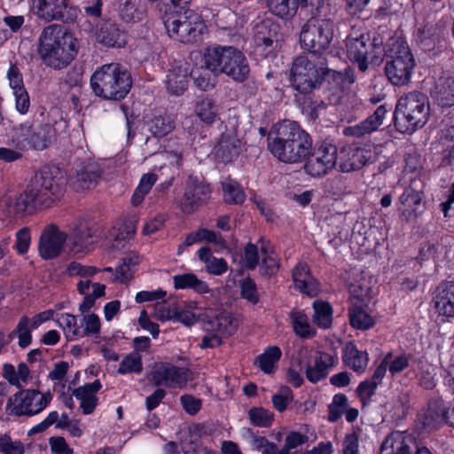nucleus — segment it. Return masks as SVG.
<instances>
[{"instance_id":"nucleus-18","label":"nucleus","mask_w":454,"mask_h":454,"mask_svg":"<svg viewBox=\"0 0 454 454\" xmlns=\"http://www.w3.org/2000/svg\"><path fill=\"white\" fill-rule=\"evenodd\" d=\"M280 37L279 26L271 20H261L254 27V43L264 54L278 46Z\"/></svg>"},{"instance_id":"nucleus-21","label":"nucleus","mask_w":454,"mask_h":454,"mask_svg":"<svg viewBox=\"0 0 454 454\" xmlns=\"http://www.w3.org/2000/svg\"><path fill=\"white\" fill-rule=\"evenodd\" d=\"M432 303L438 317H454V281L439 284L433 294Z\"/></svg>"},{"instance_id":"nucleus-32","label":"nucleus","mask_w":454,"mask_h":454,"mask_svg":"<svg viewBox=\"0 0 454 454\" xmlns=\"http://www.w3.org/2000/svg\"><path fill=\"white\" fill-rule=\"evenodd\" d=\"M219 106L211 98L205 97L196 101L195 115L206 124H213L219 119Z\"/></svg>"},{"instance_id":"nucleus-24","label":"nucleus","mask_w":454,"mask_h":454,"mask_svg":"<svg viewBox=\"0 0 454 454\" xmlns=\"http://www.w3.org/2000/svg\"><path fill=\"white\" fill-rule=\"evenodd\" d=\"M387 114V110L384 106H380L374 113L368 116L363 121L344 129L343 133L345 136H351L360 137L367 134H371L377 130L383 123V120Z\"/></svg>"},{"instance_id":"nucleus-23","label":"nucleus","mask_w":454,"mask_h":454,"mask_svg":"<svg viewBox=\"0 0 454 454\" xmlns=\"http://www.w3.org/2000/svg\"><path fill=\"white\" fill-rule=\"evenodd\" d=\"M367 152L356 145H348L338 151L340 171L348 173L361 168L368 160Z\"/></svg>"},{"instance_id":"nucleus-49","label":"nucleus","mask_w":454,"mask_h":454,"mask_svg":"<svg viewBox=\"0 0 454 454\" xmlns=\"http://www.w3.org/2000/svg\"><path fill=\"white\" fill-rule=\"evenodd\" d=\"M367 308L349 307L350 324L354 328L367 330L374 325L372 317L366 312Z\"/></svg>"},{"instance_id":"nucleus-57","label":"nucleus","mask_w":454,"mask_h":454,"mask_svg":"<svg viewBox=\"0 0 454 454\" xmlns=\"http://www.w3.org/2000/svg\"><path fill=\"white\" fill-rule=\"evenodd\" d=\"M66 271L67 274L70 277H80L82 278H88L99 272L100 270L94 266H87L82 265L77 262H72L67 265Z\"/></svg>"},{"instance_id":"nucleus-14","label":"nucleus","mask_w":454,"mask_h":454,"mask_svg":"<svg viewBox=\"0 0 454 454\" xmlns=\"http://www.w3.org/2000/svg\"><path fill=\"white\" fill-rule=\"evenodd\" d=\"M33 7L37 17L47 22H74L79 14V9L70 0H33Z\"/></svg>"},{"instance_id":"nucleus-15","label":"nucleus","mask_w":454,"mask_h":454,"mask_svg":"<svg viewBox=\"0 0 454 454\" xmlns=\"http://www.w3.org/2000/svg\"><path fill=\"white\" fill-rule=\"evenodd\" d=\"M149 381L158 387L183 388L188 382V370L168 363H156L148 374Z\"/></svg>"},{"instance_id":"nucleus-55","label":"nucleus","mask_w":454,"mask_h":454,"mask_svg":"<svg viewBox=\"0 0 454 454\" xmlns=\"http://www.w3.org/2000/svg\"><path fill=\"white\" fill-rule=\"evenodd\" d=\"M387 369L392 374H395L397 372V357H394L391 353H388L384 357L380 364L375 370L371 380L379 385L386 374Z\"/></svg>"},{"instance_id":"nucleus-60","label":"nucleus","mask_w":454,"mask_h":454,"mask_svg":"<svg viewBox=\"0 0 454 454\" xmlns=\"http://www.w3.org/2000/svg\"><path fill=\"white\" fill-rule=\"evenodd\" d=\"M0 452L4 454H23L24 446L20 441H12L8 434H1Z\"/></svg>"},{"instance_id":"nucleus-59","label":"nucleus","mask_w":454,"mask_h":454,"mask_svg":"<svg viewBox=\"0 0 454 454\" xmlns=\"http://www.w3.org/2000/svg\"><path fill=\"white\" fill-rule=\"evenodd\" d=\"M402 203L405 207L403 214L407 212L408 217H411V214L416 215V212L421 205V197L418 192L408 191L403 193Z\"/></svg>"},{"instance_id":"nucleus-12","label":"nucleus","mask_w":454,"mask_h":454,"mask_svg":"<svg viewBox=\"0 0 454 454\" xmlns=\"http://www.w3.org/2000/svg\"><path fill=\"white\" fill-rule=\"evenodd\" d=\"M295 361L299 367L305 368L306 377L311 383H317L325 379L328 374V369L335 364L332 355L316 351L307 346L299 348Z\"/></svg>"},{"instance_id":"nucleus-46","label":"nucleus","mask_w":454,"mask_h":454,"mask_svg":"<svg viewBox=\"0 0 454 454\" xmlns=\"http://www.w3.org/2000/svg\"><path fill=\"white\" fill-rule=\"evenodd\" d=\"M266 2L270 12L283 19L293 17L298 8V0H267Z\"/></svg>"},{"instance_id":"nucleus-5","label":"nucleus","mask_w":454,"mask_h":454,"mask_svg":"<svg viewBox=\"0 0 454 454\" xmlns=\"http://www.w3.org/2000/svg\"><path fill=\"white\" fill-rule=\"evenodd\" d=\"M131 86L129 73L117 63L103 65L97 68L90 77L92 91L106 100L123 99Z\"/></svg>"},{"instance_id":"nucleus-2","label":"nucleus","mask_w":454,"mask_h":454,"mask_svg":"<svg viewBox=\"0 0 454 454\" xmlns=\"http://www.w3.org/2000/svg\"><path fill=\"white\" fill-rule=\"evenodd\" d=\"M268 149L279 161L299 163L310 154L312 138L297 122L284 121L270 129Z\"/></svg>"},{"instance_id":"nucleus-20","label":"nucleus","mask_w":454,"mask_h":454,"mask_svg":"<svg viewBox=\"0 0 454 454\" xmlns=\"http://www.w3.org/2000/svg\"><path fill=\"white\" fill-rule=\"evenodd\" d=\"M67 240V235L57 226H47L41 233L38 251L45 260L58 256Z\"/></svg>"},{"instance_id":"nucleus-43","label":"nucleus","mask_w":454,"mask_h":454,"mask_svg":"<svg viewBox=\"0 0 454 454\" xmlns=\"http://www.w3.org/2000/svg\"><path fill=\"white\" fill-rule=\"evenodd\" d=\"M313 323L320 328L327 329L333 323V309L328 302L315 301L313 302Z\"/></svg>"},{"instance_id":"nucleus-58","label":"nucleus","mask_w":454,"mask_h":454,"mask_svg":"<svg viewBox=\"0 0 454 454\" xmlns=\"http://www.w3.org/2000/svg\"><path fill=\"white\" fill-rule=\"evenodd\" d=\"M240 294L243 299L247 300L249 302L255 304L259 301V295L257 292V286L255 282L250 278H247L240 281Z\"/></svg>"},{"instance_id":"nucleus-33","label":"nucleus","mask_w":454,"mask_h":454,"mask_svg":"<svg viewBox=\"0 0 454 454\" xmlns=\"http://www.w3.org/2000/svg\"><path fill=\"white\" fill-rule=\"evenodd\" d=\"M173 284L176 289H191L200 294H207L210 291L207 283L192 272L175 275Z\"/></svg>"},{"instance_id":"nucleus-45","label":"nucleus","mask_w":454,"mask_h":454,"mask_svg":"<svg viewBox=\"0 0 454 454\" xmlns=\"http://www.w3.org/2000/svg\"><path fill=\"white\" fill-rule=\"evenodd\" d=\"M147 126L151 134L156 137L167 136L175 128L173 119L168 115L155 116L147 123Z\"/></svg>"},{"instance_id":"nucleus-47","label":"nucleus","mask_w":454,"mask_h":454,"mask_svg":"<svg viewBox=\"0 0 454 454\" xmlns=\"http://www.w3.org/2000/svg\"><path fill=\"white\" fill-rule=\"evenodd\" d=\"M32 325H30V319L24 316L22 317L16 328L10 333V337L17 336L19 339L18 344L21 348H26L32 342Z\"/></svg>"},{"instance_id":"nucleus-53","label":"nucleus","mask_w":454,"mask_h":454,"mask_svg":"<svg viewBox=\"0 0 454 454\" xmlns=\"http://www.w3.org/2000/svg\"><path fill=\"white\" fill-rule=\"evenodd\" d=\"M250 423L258 427H270L274 420V414L262 407H254L248 411Z\"/></svg>"},{"instance_id":"nucleus-17","label":"nucleus","mask_w":454,"mask_h":454,"mask_svg":"<svg viewBox=\"0 0 454 454\" xmlns=\"http://www.w3.org/2000/svg\"><path fill=\"white\" fill-rule=\"evenodd\" d=\"M63 184L61 173L57 168H43L31 182V185L37 191L38 195H42L44 205H48V202L52 201L54 197L61 193Z\"/></svg>"},{"instance_id":"nucleus-7","label":"nucleus","mask_w":454,"mask_h":454,"mask_svg":"<svg viewBox=\"0 0 454 454\" xmlns=\"http://www.w3.org/2000/svg\"><path fill=\"white\" fill-rule=\"evenodd\" d=\"M348 59L357 64L360 71L368 69L369 64L380 59V46L361 25L351 27L345 41Z\"/></svg>"},{"instance_id":"nucleus-3","label":"nucleus","mask_w":454,"mask_h":454,"mask_svg":"<svg viewBox=\"0 0 454 454\" xmlns=\"http://www.w3.org/2000/svg\"><path fill=\"white\" fill-rule=\"evenodd\" d=\"M78 42L72 33L58 24L45 27L38 37V53L43 63L54 70L71 64L78 53Z\"/></svg>"},{"instance_id":"nucleus-34","label":"nucleus","mask_w":454,"mask_h":454,"mask_svg":"<svg viewBox=\"0 0 454 454\" xmlns=\"http://www.w3.org/2000/svg\"><path fill=\"white\" fill-rule=\"evenodd\" d=\"M433 96L442 106H451L454 105V78L450 76H442L436 82Z\"/></svg>"},{"instance_id":"nucleus-36","label":"nucleus","mask_w":454,"mask_h":454,"mask_svg":"<svg viewBox=\"0 0 454 454\" xmlns=\"http://www.w3.org/2000/svg\"><path fill=\"white\" fill-rule=\"evenodd\" d=\"M414 67L415 61L409 46L399 36V72H403V74H399V86L408 83Z\"/></svg>"},{"instance_id":"nucleus-10","label":"nucleus","mask_w":454,"mask_h":454,"mask_svg":"<svg viewBox=\"0 0 454 454\" xmlns=\"http://www.w3.org/2000/svg\"><path fill=\"white\" fill-rule=\"evenodd\" d=\"M50 392L42 393L36 389H22L7 400L6 411L12 416L33 417L41 413L51 402Z\"/></svg>"},{"instance_id":"nucleus-22","label":"nucleus","mask_w":454,"mask_h":454,"mask_svg":"<svg viewBox=\"0 0 454 454\" xmlns=\"http://www.w3.org/2000/svg\"><path fill=\"white\" fill-rule=\"evenodd\" d=\"M422 423L428 430L436 429L442 423L454 427V403L445 406L442 401L431 403Z\"/></svg>"},{"instance_id":"nucleus-16","label":"nucleus","mask_w":454,"mask_h":454,"mask_svg":"<svg viewBox=\"0 0 454 454\" xmlns=\"http://www.w3.org/2000/svg\"><path fill=\"white\" fill-rule=\"evenodd\" d=\"M211 192L209 184L197 176H189L184 184V194L179 200L180 209L184 214L197 211L210 199Z\"/></svg>"},{"instance_id":"nucleus-40","label":"nucleus","mask_w":454,"mask_h":454,"mask_svg":"<svg viewBox=\"0 0 454 454\" xmlns=\"http://www.w3.org/2000/svg\"><path fill=\"white\" fill-rule=\"evenodd\" d=\"M167 89L173 95L183 94L188 86L187 70L182 67L173 68L167 74Z\"/></svg>"},{"instance_id":"nucleus-26","label":"nucleus","mask_w":454,"mask_h":454,"mask_svg":"<svg viewBox=\"0 0 454 454\" xmlns=\"http://www.w3.org/2000/svg\"><path fill=\"white\" fill-rule=\"evenodd\" d=\"M241 149V141L234 132L223 133L215 147V157L223 163L237 158Z\"/></svg>"},{"instance_id":"nucleus-52","label":"nucleus","mask_w":454,"mask_h":454,"mask_svg":"<svg viewBox=\"0 0 454 454\" xmlns=\"http://www.w3.org/2000/svg\"><path fill=\"white\" fill-rule=\"evenodd\" d=\"M212 74L211 70L207 69L203 63V66L191 71V77L193 79L195 86L205 91L214 87Z\"/></svg>"},{"instance_id":"nucleus-13","label":"nucleus","mask_w":454,"mask_h":454,"mask_svg":"<svg viewBox=\"0 0 454 454\" xmlns=\"http://www.w3.org/2000/svg\"><path fill=\"white\" fill-rule=\"evenodd\" d=\"M337 146L332 142L325 140L317 143L314 150H311L304 168L309 175L314 177L322 176L337 165Z\"/></svg>"},{"instance_id":"nucleus-38","label":"nucleus","mask_w":454,"mask_h":454,"mask_svg":"<svg viewBox=\"0 0 454 454\" xmlns=\"http://www.w3.org/2000/svg\"><path fill=\"white\" fill-rule=\"evenodd\" d=\"M44 205L42 201V195H38L37 191L34 189L31 184L27 188L15 198L13 203V211L15 213H23L35 206Z\"/></svg>"},{"instance_id":"nucleus-61","label":"nucleus","mask_w":454,"mask_h":454,"mask_svg":"<svg viewBox=\"0 0 454 454\" xmlns=\"http://www.w3.org/2000/svg\"><path fill=\"white\" fill-rule=\"evenodd\" d=\"M16 240L14 248L20 254H25L30 247L31 234L28 228L24 227L19 230L15 235Z\"/></svg>"},{"instance_id":"nucleus-28","label":"nucleus","mask_w":454,"mask_h":454,"mask_svg":"<svg viewBox=\"0 0 454 454\" xmlns=\"http://www.w3.org/2000/svg\"><path fill=\"white\" fill-rule=\"evenodd\" d=\"M102 169L99 164L93 160L84 162L76 170L75 186L78 190L93 188L99 179Z\"/></svg>"},{"instance_id":"nucleus-64","label":"nucleus","mask_w":454,"mask_h":454,"mask_svg":"<svg viewBox=\"0 0 454 454\" xmlns=\"http://www.w3.org/2000/svg\"><path fill=\"white\" fill-rule=\"evenodd\" d=\"M49 444L52 454H73V449L68 445L66 439L61 436L51 437Z\"/></svg>"},{"instance_id":"nucleus-29","label":"nucleus","mask_w":454,"mask_h":454,"mask_svg":"<svg viewBox=\"0 0 454 454\" xmlns=\"http://www.w3.org/2000/svg\"><path fill=\"white\" fill-rule=\"evenodd\" d=\"M238 326L237 318L226 311L216 314L207 323V329L218 333L221 337H228L233 334Z\"/></svg>"},{"instance_id":"nucleus-44","label":"nucleus","mask_w":454,"mask_h":454,"mask_svg":"<svg viewBox=\"0 0 454 454\" xmlns=\"http://www.w3.org/2000/svg\"><path fill=\"white\" fill-rule=\"evenodd\" d=\"M291 324L296 335L301 338H310L315 332L312 329L307 315L301 310L293 311L290 314Z\"/></svg>"},{"instance_id":"nucleus-41","label":"nucleus","mask_w":454,"mask_h":454,"mask_svg":"<svg viewBox=\"0 0 454 454\" xmlns=\"http://www.w3.org/2000/svg\"><path fill=\"white\" fill-rule=\"evenodd\" d=\"M281 355L282 352L278 347L270 346L256 357L254 363L264 373L270 374L274 372Z\"/></svg>"},{"instance_id":"nucleus-54","label":"nucleus","mask_w":454,"mask_h":454,"mask_svg":"<svg viewBox=\"0 0 454 454\" xmlns=\"http://www.w3.org/2000/svg\"><path fill=\"white\" fill-rule=\"evenodd\" d=\"M143 371L142 356L138 352H132L121 362L118 372L120 374L140 373Z\"/></svg>"},{"instance_id":"nucleus-31","label":"nucleus","mask_w":454,"mask_h":454,"mask_svg":"<svg viewBox=\"0 0 454 454\" xmlns=\"http://www.w3.org/2000/svg\"><path fill=\"white\" fill-rule=\"evenodd\" d=\"M343 361L347 366L358 373L365 371L368 364V354L365 351L358 350L353 343H348L342 355Z\"/></svg>"},{"instance_id":"nucleus-4","label":"nucleus","mask_w":454,"mask_h":454,"mask_svg":"<svg viewBox=\"0 0 454 454\" xmlns=\"http://www.w3.org/2000/svg\"><path fill=\"white\" fill-rule=\"evenodd\" d=\"M164 6L163 23L168 35L184 43L200 40L206 29L200 15L187 8L189 3H160Z\"/></svg>"},{"instance_id":"nucleus-63","label":"nucleus","mask_w":454,"mask_h":454,"mask_svg":"<svg viewBox=\"0 0 454 454\" xmlns=\"http://www.w3.org/2000/svg\"><path fill=\"white\" fill-rule=\"evenodd\" d=\"M307 441V436L299 432H291L286 438L285 445L282 448L284 454H290L293 449H295Z\"/></svg>"},{"instance_id":"nucleus-9","label":"nucleus","mask_w":454,"mask_h":454,"mask_svg":"<svg viewBox=\"0 0 454 454\" xmlns=\"http://www.w3.org/2000/svg\"><path fill=\"white\" fill-rule=\"evenodd\" d=\"M325 74L324 64L317 54L297 57L290 71L291 84L301 94H309L322 82Z\"/></svg>"},{"instance_id":"nucleus-51","label":"nucleus","mask_w":454,"mask_h":454,"mask_svg":"<svg viewBox=\"0 0 454 454\" xmlns=\"http://www.w3.org/2000/svg\"><path fill=\"white\" fill-rule=\"evenodd\" d=\"M156 181L157 176L153 173H146L143 175L131 198L132 204L135 206L139 205Z\"/></svg>"},{"instance_id":"nucleus-56","label":"nucleus","mask_w":454,"mask_h":454,"mask_svg":"<svg viewBox=\"0 0 454 454\" xmlns=\"http://www.w3.org/2000/svg\"><path fill=\"white\" fill-rule=\"evenodd\" d=\"M260 247L257 245L248 243L243 252L242 265L247 270H254L259 263L260 259Z\"/></svg>"},{"instance_id":"nucleus-30","label":"nucleus","mask_w":454,"mask_h":454,"mask_svg":"<svg viewBox=\"0 0 454 454\" xmlns=\"http://www.w3.org/2000/svg\"><path fill=\"white\" fill-rule=\"evenodd\" d=\"M97 40L106 47L121 48L126 43V35L116 24L106 22L98 29Z\"/></svg>"},{"instance_id":"nucleus-6","label":"nucleus","mask_w":454,"mask_h":454,"mask_svg":"<svg viewBox=\"0 0 454 454\" xmlns=\"http://www.w3.org/2000/svg\"><path fill=\"white\" fill-rule=\"evenodd\" d=\"M203 62L212 73L224 74L233 81L243 82L250 68L245 55L231 46H212L206 49Z\"/></svg>"},{"instance_id":"nucleus-37","label":"nucleus","mask_w":454,"mask_h":454,"mask_svg":"<svg viewBox=\"0 0 454 454\" xmlns=\"http://www.w3.org/2000/svg\"><path fill=\"white\" fill-rule=\"evenodd\" d=\"M350 307L369 308L373 299V290L365 281L353 284L349 288Z\"/></svg>"},{"instance_id":"nucleus-25","label":"nucleus","mask_w":454,"mask_h":454,"mask_svg":"<svg viewBox=\"0 0 454 454\" xmlns=\"http://www.w3.org/2000/svg\"><path fill=\"white\" fill-rule=\"evenodd\" d=\"M293 281L297 289L309 296H315L319 292V284L310 274L309 267L305 262H298L293 270Z\"/></svg>"},{"instance_id":"nucleus-1","label":"nucleus","mask_w":454,"mask_h":454,"mask_svg":"<svg viewBox=\"0 0 454 454\" xmlns=\"http://www.w3.org/2000/svg\"><path fill=\"white\" fill-rule=\"evenodd\" d=\"M67 129V121L63 118L60 109L41 108L39 115L35 117L33 122L26 121L13 129L12 141L20 150L42 151Z\"/></svg>"},{"instance_id":"nucleus-11","label":"nucleus","mask_w":454,"mask_h":454,"mask_svg":"<svg viewBox=\"0 0 454 454\" xmlns=\"http://www.w3.org/2000/svg\"><path fill=\"white\" fill-rule=\"evenodd\" d=\"M426 103V96L419 92L409 93L399 99V112L402 113L404 121L399 128V132L412 133L427 122L428 107Z\"/></svg>"},{"instance_id":"nucleus-48","label":"nucleus","mask_w":454,"mask_h":454,"mask_svg":"<svg viewBox=\"0 0 454 454\" xmlns=\"http://www.w3.org/2000/svg\"><path fill=\"white\" fill-rule=\"evenodd\" d=\"M223 200L229 204H241L245 200V193L239 184L231 179L222 182Z\"/></svg>"},{"instance_id":"nucleus-50","label":"nucleus","mask_w":454,"mask_h":454,"mask_svg":"<svg viewBox=\"0 0 454 454\" xmlns=\"http://www.w3.org/2000/svg\"><path fill=\"white\" fill-rule=\"evenodd\" d=\"M81 321L80 339L89 336H98L100 333L101 323L94 313L83 314Z\"/></svg>"},{"instance_id":"nucleus-62","label":"nucleus","mask_w":454,"mask_h":454,"mask_svg":"<svg viewBox=\"0 0 454 454\" xmlns=\"http://www.w3.org/2000/svg\"><path fill=\"white\" fill-rule=\"evenodd\" d=\"M131 263V258H123L122 263L117 267L115 273L113 274L112 281H119L121 283L129 281L132 278V270L129 266Z\"/></svg>"},{"instance_id":"nucleus-35","label":"nucleus","mask_w":454,"mask_h":454,"mask_svg":"<svg viewBox=\"0 0 454 454\" xmlns=\"http://www.w3.org/2000/svg\"><path fill=\"white\" fill-rule=\"evenodd\" d=\"M199 259L205 264L206 271L214 276H221L228 270V263L223 258L213 255L209 247H204L198 251Z\"/></svg>"},{"instance_id":"nucleus-19","label":"nucleus","mask_w":454,"mask_h":454,"mask_svg":"<svg viewBox=\"0 0 454 454\" xmlns=\"http://www.w3.org/2000/svg\"><path fill=\"white\" fill-rule=\"evenodd\" d=\"M99 239L98 228L80 222L72 231L68 239V247L74 254H84Z\"/></svg>"},{"instance_id":"nucleus-42","label":"nucleus","mask_w":454,"mask_h":454,"mask_svg":"<svg viewBox=\"0 0 454 454\" xmlns=\"http://www.w3.org/2000/svg\"><path fill=\"white\" fill-rule=\"evenodd\" d=\"M57 325L63 330L68 340L80 339L81 322L78 324L75 316L69 313H61L55 319Z\"/></svg>"},{"instance_id":"nucleus-8","label":"nucleus","mask_w":454,"mask_h":454,"mask_svg":"<svg viewBox=\"0 0 454 454\" xmlns=\"http://www.w3.org/2000/svg\"><path fill=\"white\" fill-rule=\"evenodd\" d=\"M317 10L319 15L309 19L302 27L300 34L301 47L309 51L310 54H316L327 49L333 37V15L323 17L324 6Z\"/></svg>"},{"instance_id":"nucleus-27","label":"nucleus","mask_w":454,"mask_h":454,"mask_svg":"<svg viewBox=\"0 0 454 454\" xmlns=\"http://www.w3.org/2000/svg\"><path fill=\"white\" fill-rule=\"evenodd\" d=\"M101 388L98 380L75 388L73 395L80 401V407L85 415L91 414L98 405L97 392Z\"/></svg>"},{"instance_id":"nucleus-39","label":"nucleus","mask_w":454,"mask_h":454,"mask_svg":"<svg viewBox=\"0 0 454 454\" xmlns=\"http://www.w3.org/2000/svg\"><path fill=\"white\" fill-rule=\"evenodd\" d=\"M260 251L262 255L260 274L264 277L274 276L279 270V261L276 254L263 241H260Z\"/></svg>"}]
</instances>
